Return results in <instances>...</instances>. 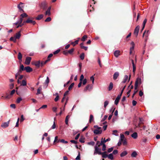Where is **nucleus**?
I'll use <instances>...</instances> for the list:
<instances>
[{
  "label": "nucleus",
  "mask_w": 160,
  "mask_h": 160,
  "mask_svg": "<svg viewBox=\"0 0 160 160\" xmlns=\"http://www.w3.org/2000/svg\"><path fill=\"white\" fill-rule=\"evenodd\" d=\"M49 82V78L48 77H47L46 79L45 82V84L48 85Z\"/></svg>",
  "instance_id": "obj_28"
},
{
  "label": "nucleus",
  "mask_w": 160,
  "mask_h": 160,
  "mask_svg": "<svg viewBox=\"0 0 160 160\" xmlns=\"http://www.w3.org/2000/svg\"><path fill=\"white\" fill-rule=\"evenodd\" d=\"M22 99L21 98H18L17 100V103H19L20 101L22 100Z\"/></svg>",
  "instance_id": "obj_54"
},
{
  "label": "nucleus",
  "mask_w": 160,
  "mask_h": 160,
  "mask_svg": "<svg viewBox=\"0 0 160 160\" xmlns=\"http://www.w3.org/2000/svg\"><path fill=\"white\" fill-rule=\"evenodd\" d=\"M78 40H76L74 42H72L71 44H72L73 46H74L76 44H78Z\"/></svg>",
  "instance_id": "obj_29"
},
{
  "label": "nucleus",
  "mask_w": 160,
  "mask_h": 160,
  "mask_svg": "<svg viewBox=\"0 0 160 160\" xmlns=\"http://www.w3.org/2000/svg\"><path fill=\"white\" fill-rule=\"evenodd\" d=\"M108 158L111 160H112L113 159V156L112 153H111L109 154L108 155Z\"/></svg>",
  "instance_id": "obj_23"
},
{
  "label": "nucleus",
  "mask_w": 160,
  "mask_h": 160,
  "mask_svg": "<svg viewBox=\"0 0 160 160\" xmlns=\"http://www.w3.org/2000/svg\"><path fill=\"white\" fill-rule=\"evenodd\" d=\"M10 107L11 108L15 109L16 108L15 105L14 104H12L10 105Z\"/></svg>",
  "instance_id": "obj_64"
},
{
  "label": "nucleus",
  "mask_w": 160,
  "mask_h": 160,
  "mask_svg": "<svg viewBox=\"0 0 160 160\" xmlns=\"http://www.w3.org/2000/svg\"><path fill=\"white\" fill-rule=\"evenodd\" d=\"M110 140H111V139L109 138H107L106 139H105V138H104V139H103V142H104V143H105L109 141H110Z\"/></svg>",
  "instance_id": "obj_51"
},
{
  "label": "nucleus",
  "mask_w": 160,
  "mask_h": 160,
  "mask_svg": "<svg viewBox=\"0 0 160 160\" xmlns=\"http://www.w3.org/2000/svg\"><path fill=\"white\" fill-rule=\"evenodd\" d=\"M53 56V54L52 53L50 54L48 57V58L47 60H49L48 61L50 60V58L52 57Z\"/></svg>",
  "instance_id": "obj_48"
},
{
  "label": "nucleus",
  "mask_w": 160,
  "mask_h": 160,
  "mask_svg": "<svg viewBox=\"0 0 160 160\" xmlns=\"http://www.w3.org/2000/svg\"><path fill=\"white\" fill-rule=\"evenodd\" d=\"M40 61L35 62L34 63V65L38 68L40 66Z\"/></svg>",
  "instance_id": "obj_18"
},
{
  "label": "nucleus",
  "mask_w": 160,
  "mask_h": 160,
  "mask_svg": "<svg viewBox=\"0 0 160 160\" xmlns=\"http://www.w3.org/2000/svg\"><path fill=\"white\" fill-rule=\"evenodd\" d=\"M87 38V36L86 35H85L83 36L82 38L81 39V40L82 41H84Z\"/></svg>",
  "instance_id": "obj_44"
},
{
  "label": "nucleus",
  "mask_w": 160,
  "mask_h": 160,
  "mask_svg": "<svg viewBox=\"0 0 160 160\" xmlns=\"http://www.w3.org/2000/svg\"><path fill=\"white\" fill-rule=\"evenodd\" d=\"M87 82V79L86 78L84 79V80L82 82V84L83 85H85L86 83Z\"/></svg>",
  "instance_id": "obj_62"
},
{
  "label": "nucleus",
  "mask_w": 160,
  "mask_h": 160,
  "mask_svg": "<svg viewBox=\"0 0 160 160\" xmlns=\"http://www.w3.org/2000/svg\"><path fill=\"white\" fill-rule=\"evenodd\" d=\"M43 17V15L41 14L38 15L36 18V19L37 20H40L42 19Z\"/></svg>",
  "instance_id": "obj_19"
},
{
  "label": "nucleus",
  "mask_w": 160,
  "mask_h": 160,
  "mask_svg": "<svg viewBox=\"0 0 160 160\" xmlns=\"http://www.w3.org/2000/svg\"><path fill=\"white\" fill-rule=\"evenodd\" d=\"M140 27L139 26H137L135 28L134 30V34L137 37L138 35Z\"/></svg>",
  "instance_id": "obj_5"
},
{
  "label": "nucleus",
  "mask_w": 160,
  "mask_h": 160,
  "mask_svg": "<svg viewBox=\"0 0 160 160\" xmlns=\"http://www.w3.org/2000/svg\"><path fill=\"white\" fill-rule=\"evenodd\" d=\"M10 120H9L8 122L3 123L1 125V127L3 128H5L8 127L9 124Z\"/></svg>",
  "instance_id": "obj_7"
},
{
  "label": "nucleus",
  "mask_w": 160,
  "mask_h": 160,
  "mask_svg": "<svg viewBox=\"0 0 160 160\" xmlns=\"http://www.w3.org/2000/svg\"><path fill=\"white\" fill-rule=\"evenodd\" d=\"M90 78L91 80L92 81V84H93L94 83V78L93 76H92Z\"/></svg>",
  "instance_id": "obj_52"
},
{
  "label": "nucleus",
  "mask_w": 160,
  "mask_h": 160,
  "mask_svg": "<svg viewBox=\"0 0 160 160\" xmlns=\"http://www.w3.org/2000/svg\"><path fill=\"white\" fill-rule=\"evenodd\" d=\"M10 40L13 41L14 42H15L16 41V39L15 37H11L10 38Z\"/></svg>",
  "instance_id": "obj_39"
},
{
  "label": "nucleus",
  "mask_w": 160,
  "mask_h": 160,
  "mask_svg": "<svg viewBox=\"0 0 160 160\" xmlns=\"http://www.w3.org/2000/svg\"><path fill=\"white\" fill-rule=\"evenodd\" d=\"M25 70L24 68L23 65L22 64L20 65V68L18 70V72H21L22 71H23Z\"/></svg>",
  "instance_id": "obj_14"
},
{
  "label": "nucleus",
  "mask_w": 160,
  "mask_h": 160,
  "mask_svg": "<svg viewBox=\"0 0 160 160\" xmlns=\"http://www.w3.org/2000/svg\"><path fill=\"white\" fill-rule=\"evenodd\" d=\"M122 142V144L123 145H126L127 144V143L126 139H124V140H123V141Z\"/></svg>",
  "instance_id": "obj_50"
},
{
  "label": "nucleus",
  "mask_w": 160,
  "mask_h": 160,
  "mask_svg": "<svg viewBox=\"0 0 160 160\" xmlns=\"http://www.w3.org/2000/svg\"><path fill=\"white\" fill-rule=\"evenodd\" d=\"M74 50V48H71V49L68 50V53L70 54H72Z\"/></svg>",
  "instance_id": "obj_35"
},
{
  "label": "nucleus",
  "mask_w": 160,
  "mask_h": 160,
  "mask_svg": "<svg viewBox=\"0 0 160 160\" xmlns=\"http://www.w3.org/2000/svg\"><path fill=\"white\" fill-rule=\"evenodd\" d=\"M40 7L43 10H46L48 9V4L45 1L42 2L40 5Z\"/></svg>",
  "instance_id": "obj_2"
},
{
  "label": "nucleus",
  "mask_w": 160,
  "mask_h": 160,
  "mask_svg": "<svg viewBox=\"0 0 160 160\" xmlns=\"http://www.w3.org/2000/svg\"><path fill=\"white\" fill-rule=\"evenodd\" d=\"M20 31L16 34V35L15 36V38H16V39H19L20 38Z\"/></svg>",
  "instance_id": "obj_20"
},
{
  "label": "nucleus",
  "mask_w": 160,
  "mask_h": 160,
  "mask_svg": "<svg viewBox=\"0 0 160 160\" xmlns=\"http://www.w3.org/2000/svg\"><path fill=\"white\" fill-rule=\"evenodd\" d=\"M114 56L118 58L120 55V51L119 50H115L114 52Z\"/></svg>",
  "instance_id": "obj_11"
},
{
  "label": "nucleus",
  "mask_w": 160,
  "mask_h": 160,
  "mask_svg": "<svg viewBox=\"0 0 160 160\" xmlns=\"http://www.w3.org/2000/svg\"><path fill=\"white\" fill-rule=\"evenodd\" d=\"M68 100V98L67 97L66 98V102H65V103L64 105V107H63V111H64V110L65 109V107L66 105L67 104Z\"/></svg>",
  "instance_id": "obj_34"
},
{
  "label": "nucleus",
  "mask_w": 160,
  "mask_h": 160,
  "mask_svg": "<svg viewBox=\"0 0 160 160\" xmlns=\"http://www.w3.org/2000/svg\"><path fill=\"white\" fill-rule=\"evenodd\" d=\"M74 84V83H72L71 84V85L69 86L68 88V89L69 90H70L71 89L72 87L73 86Z\"/></svg>",
  "instance_id": "obj_43"
},
{
  "label": "nucleus",
  "mask_w": 160,
  "mask_h": 160,
  "mask_svg": "<svg viewBox=\"0 0 160 160\" xmlns=\"http://www.w3.org/2000/svg\"><path fill=\"white\" fill-rule=\"evenodd\" d=\"M79 141L81 143H84L85 142L84 138H80Z\"/></svg>",
  "instance_id": "obj_59"
},
{
  "label": "nucleus",
  "mask_w": 160,
  "mask_h": 160,
  "mask_svg": "<svg viewBox=\"0 0 160 160\" xmlns=\"http://www.w3.org/2000/svg\"><path fill=\"white\" fill-rule=\"evenodd\" d=\"M137 154L136 151L133 152L131 154V156L132 157H135L137 155Z\"/></svg>",
  "instance_id": "obj_27"
},
{
  "label": "nucleus",
  "mask_w": 160,
  "mask_h": 160,
  "mask_svg": "<svg viewBox=\"0 0 160 160\" xmlns=\"http://www.w3.org/2000/svg\"><path fill=\"white\" fill-rule=\"evenodd\" d=\"M23 21V18H20L19 20L17 21L18 22V23H22V22Z\"/></svg>",
  "instance_id": "obj_61"
},
{
  "label": "nucleus",
  "mask_w": 160,
  "mask_h": 160,
  "mask_svg": "<svg viewBox=\"0 0 160 160\" xmlns=\"http://www.w3.org/2000/svg\"><path fill=\"white\" fill-rule=\"evenodd\" d=\"M94 128H97L96 129L98 130H102L101 129V128L100 127H99L97 125H95L94 126Z\"/></svg>",
  "instance_id": "obj_58"
},
{
  "label": "nucleus",
  "mask_w": 160,
  "mask_h": 160,
  "mask_svg": "<svg viewBox=\"0 0 160 160\" xmlns=\"http://www.w3.org/2000/svg\"><path fill=\"white\" fill-rule=\"evenodd\" d=\"M141 83V79L140 78H138L135 82L134 89L136 90L137 89L138 84H140Z\"/></svg>",
  "instance_id": "obj_3"
},
{
  "label": "nucleus",
  "mask_w": 160,
  "mask_h": 160,
  "mask_svg": "<svg viewBox=\"0 0 160 160\" xmlns=\"http://www.w3.org/2000/svg\"><path fill=\"white\" fill-rule=\"evenodd\" d=\"M103 145H102V150L103 151H104L106 150V145L105 144H103Z\"/></svg>",
  "instance_id": "obj_42"
},
{
  "label": "nucleus",
  "mask_w": 160,
  "mask_h": 160,
  "mask_svg": "<svg viewBox=\"0 0 160 160\" xmlns=\"http://www.w3.org/2000/svg\"><path fill=\"white\" fill-rule=\"evenodd\" d=\"M92 88V85L90 84H88L86 87L84 89V91L86 92L87 90L90 91Z\"/></svg>",
  "instance_id": "obj_6"
},
{
  "label": "nucleus",
  "mask_w": 160,
  "mask_h": 160,
  "mask_svg": "<svg viewBox=\"0 0 160 160\" xmlns=\"http://www.w3.org/2000/svg\"><path fill=\"white\" fill-rule=\"evenodd\" d=\"M128 154V152L126 151L122 152L120 154V156L121 157H122L126 156Z\"/></svg>",
  "instance_id": "obj_15"
},
{
  "label": "nucleus",
  "mask_w": 160,
  "mask_h": 160,
  "mask_svg": "<svg viewBox=\"0 0 160 160\" xmlns=\"http://www.w3.org/2000/svg\"><path fill=\"white\" fill-rule=\"evenodd\" d=\"M48 60H47L44 62L42 61L41 63H40V65H41V67H42L44 64H45L47 62H48Z\"/></svg>",
  "instance_id": "obj_30"
},
{
  "label": "nucleus",
  "mask_w": 160,
  "mask_h": 160,
  "mask_svg": "<svg viewBox=\"0 0 160 160\" xmlns=\"http://www.w3.org/2000/svg\"><path fill=\"white\" fill-rule=\"evenodd\" d=\"M95 144V142L93 141H91L90 142H89L88 143V144L89 145H91L92 146H93Z\"/></svg>",
  "instance_id": "obj_47"
},
{
  "label": "nucleus",
  "mask_w": 160,
  "mask_h": 160,
  "mask_svg": "<svg viewBox=\"0 0 160 160\" xmlns=\"http://www.w3.org/2000/svg\"><path fill=\"white\" fill-rule=\"evenodd\" d=\"M24 69L27 72H30L33 70L29 66L25 67L24 68Z\"/></svg>",
  "instance_id": "obj_10"
},
{
  "label": "nucleus",
  "mask_w": 160,
  "mask_h": 160,
  "mask_svg": "<svg viewBox=\"0 0 160 160\" xmlns=\"http://www.w3.org/2000/svg\"><path fill=\"white\" fill-rule=\"evenodd\" d=\"M94 155L98 154L102 155V157L103 158H106L108 157V155L106 154V152L104 151L103 152H101V149L95 145L94 146Z\"/></svg>",
  "instance_id": "obj_1"
},
{
  "label": "nucleus",
  "mask_w": 160,
  "mask_h": 160,
  "mask_svg": "<svg viewBox=\"0 0 160 160\" xmlns=\"http://www.w3.org/2000/svg\"><path fill=\"white\" fill-rule=\"evenodd\" d=\"M22 55L20 52H19L18 55V58L19 60L22 61Z\"/></svg>",
  "instance_id": "obj_24"
},
{
  "label": "nucleus",
  "mask_w": 160,
  "mask_h": 160,
  "mask_svg": "<svg viewBox=\"0 0 160 160\" xmlns=\"http://www.w3.org/2000/svg\"><path fill=\"white\" fill-rule=\"evenodd\" d=\"M119 100L116 98L115 100V101H114V104H115L117 105L118 104V102H119Z\"/></svg>",
  "instance_id": "obj_57"
},
{
  "label": "nucleus",
  "mask_w": 160,
  "mask_h": 160,
  "mask_svg": "<svg viewBox=\"0 0 160 160\" xmlns=\"http://www.w3.org/2000/svg\"><path fill=\"white\" fill-rule=\"evenodd\" d=\"M24 25L23 23H18V25L16 27L17 28H18L19 27H21Z\"/></svg>",
  "instance_id": "obj_53"
},
{
  "label": "nucleus",
  "mask_w": 160,
  "mask_h": 160,
  "mask_svg": "<svg viewBox=\"0 0 160 160\" xmlns=\"http://www.w3.org/2000/svg\"><path fill=\"white\" fill-rule=\"evenodd\" d=\"M42 89V88L41 87H39L37 89V93H36L37 95H38L41 93V91Z\"/></svg>",
  "instance_id": "obj_36"
},
{
  "label": "nucleus",
  "mask_w": 160,
  "mask_h": 160,
  "mask_svg": "<svg viewBox=\"0 0 160 160\" xmlns=\"http://www.w3.org/2000/svg\"><path fill=\"white\" fill-rule=\"evenodd\" d=\"M32 20L30 19L29 18H28L27 20L26 21V23H32Z\"/></svg>",
  "instance_id": "obj_45"
},
{
  "label": "nucleus",
  "mask_w": 160,
  "mask_h": 160,
  "mask_svg": "<svg viewBox=\"0 0 160 160\" xmlns=\"http://www.w3.org/2000/svg\"><path fill=\"white\" fill-rule=\"evenodd\" d=\"M21 18H22L24 17H28V15L26 13H24L20 15Z\"/></svg>",
  "instance_id": "obj_38"
},
{
  "label": "nucleus",
  "mask_w": 160,
  "mask_h": 160,
  "mask_svg": "<svg viewBox=\"0 0 160 160\" xmlns=\"http://www.w3.org/2000/svg\"><path fill=\"white\" fill-rule=\"evenodd\" d=\"M131 62L133 66V72L134 73L136 70V66L134 64V61L133 60H131Z\"/></svg>",
  "instance_id": "obj_16"
},
{
  "label": "nucleus",
  "mask_w": 160,
  "mask_h": 160,
  "mask_svg": "<svg viewBox=\"0 0 160 160\" xmlns=\"http://www.w3.org/2000/svg\"><path fill=\"white\" fill-rule=\"evenodd\" d=\"M23 3L22 2H20L19 4L18 5V9L20 11H22V12H24L23 10L22 9V8L23 7L22 6Z\"/></svg>",
  "instance_id": "obj_12"
},
{
  "label": "nucleus",
  "mask_w": 160,
  "mask_h": 160,
  "mask_svg": "<svg viewBox=\"0 0 160 160\" xmlns=\"http://www.w3.org/2000/svg\"><path fill=\"white\" fill-rule=\"evenodd\" d=\"M102 132V130L95 129L93 131V133L96 135L101 134Z\"/></svg>",
  "instance_id": "obj_9"
},
{
  "label": "nucleus",
  "mask_w": 160,
  "mask_h": 160,
  "mask_svg": "<svg viewBox=\"0 0 160 160\" xmlns=\"http://www.w3.org/2000/svg\"><path fill=\"white\" fill-rule=\"evenodd\" d=\"M131 137L134 139H136L138 137V134L136 132L133 133L131 135Z\"/></svg>",
  "instance_id": "obj_17"
},
{
  "label": "nucleus",
  "mask_w": 160,
  "mask_h": 160,
  "mask_svg": "<svg viewBox=\"0 0 160 160\" xmlns=\"http://www.w3.org/2000/svg\"><path fill=\"white\" fill-rule=\"evenodd\" d=\"M137 102L136 101L133 100L132 101V104L133 106H135L136 105V104H137Z\"/></svg>",
  "instance_id": "obj_63"
},
{
  "label": "nucleus",
  "mask_w": 160,
  "mask_h": 160,
  "mask_svg": "<svg viewBox=\"0 0 160 160\" xmlns=\"http://www.w3.org/2000/svg\"><path fill=\"white\" fill-rule=\"evenodd\" d=\"M109 103L108 102V101H106L104 102V108H105L108 105Z\"/></svg>",
  "instance_id": "obj_49"
},
{
  "label": "nucleus",
  "mask_w": 160,
  "mask_h": 160,
  "mask_svg": "<svg viewBox=\"0 0 160 160\" xmlns=\"http://www.w3.org/2000/svg\"><path fill=\"white\" fill-rule=\"evenodd\" d=\"M128 77L127 75H125L124 76V79L122 82V83H125L128 79Z\"/></svg>",
  "instance_id": "obj_21"
},
{
  "label": "nucleus",
  "mask_w": 160,
  "mask_h": 160,
  "mask_svg": "<svg viewBox=\"0 0 160 160\" xmlns=\"http://www.w3.org/2000/svg\"><path fill=\"white\" fill-rule=\"evenodd\" d=\"M75 159L76 160H79L80 159V152H78V154L76 158Z\"/></svg>",
  "instance_id": "obj_40"
},
{
  "label": "nucleus",
  "mask_w": 160,
  "mask_h": 160,
  "mask_svg": "<svg viewBox=\"0 0 160 160\" xmlns=\"http://www.w3.org/2000/svg\"><path fill=\"white\" fill-rule=\"evenodd\" d=\"M119 75V73L118 72H116L114 73L113 75V79L114 80H116Z\"/></svg>",
  "instance_id": "obj_13"
},
{
  "label": "nucleus",
  "mask_w": 160,
  "mask_h": 160,
  "mask_svg": "<svg viewBox=\"0 0 160 160\" xmlns=\"http://www.w3.org/2000/svg\"><path fill=\"white\" fill-rule=\"evenodd\" d=\"M93 120V115L91 114L90 116V119L89 120V122H91Z\"/></svg>",
  "instance_id": "obj_37"
},
{
  "label": "nucleus",
  "mask_w": 160,
  "mask_h": 160,
  "mask_svg": "<svg viewBox=\"0 0 160 160\" xmlns=\"http://www.w3.org/2000/svg\"><path fill=\"white\" fill-rule=\"evenodd\" d=\"M120 136V139L119 140L121 141H122L123 140H124V136L123 134H121Z\"/></svg>",
  "instance_id": "obj_32"
},
{
  "label": "nucleus",
  "mask_w": 160,
  "mask_h": 160,
  "mask_svg": "<svg viewBox=\"0 0 160 160\" xmlns=\"http://www.w3.org/2000/svg\"><path fill=\"white\" fill-rule=\"evenodd\" d=\"M60 51V50L59 49H58L57 50L55 51H54L53 52V53L55 55V54H56L58 53Z\"/></svg>",
  "instance_id": "obj_56"
},
{
  "label": "nucleus",
  "mask_w": 160,
  "mask_h": 160,
  "mask_svg": "<svg viewBox=\"0 0 160 160\" xmlns=\"http://www.w3.org/2000/svg\"><path fill=\"white\" fill-rule=\"evenodd\" d=\"M113 149V147H112L111 148H109L107 150V152L108 153L111 152Z\"/></svg>",
  "instance_id": "obj_41"
},
{
  "label": "nucleus",
  "mask_w": 160,
  "mask_h": 160,
  "mask_svg": "<svg viewBox=\"0 0 160 160\" xmlns=\"http://www.w3.org/2000/svg\"><path fill=\"white\" fill-rule=\"evenodd\" d=\"M80 58L81 60H83L84 59V53H82V54H80Z\"/></svg>",
  "instance_id": "obj_33"
},
{
  "label": "nucleus",
  "mask_w": 160,
  "mask_h": 160,
  "mask_svg": "<svg viewBox=\"0 0 160 160\" xmlns=\"http://www.w3.org/2000/svg\"><path fill=\"white\" fill-rule=\"evenodd\" d=\"M51 7H49L47 9L45 12V16H50L51 15Z\"/></svg>",
  "instance_id": "obj_4"
},
{
  "label": "nucleus",
  "mask_w": 160,
  "mask_h": 160,
  "mask_svg": "<svg viewBox=\"0 0 160 160\" xmlns=\"http://www.w3.org/2000/svg\"><path fill=\"white\" fill-rule=\"evenodd\" d=\"M51 20V18L50 17H48L45 20V22H49Z\"/></svg>",
  "instance_id": "obj_46"
},
{
  "label": "nucleus",
  "mask_w": 160,
  "mask_h": 160,
  "mask_svg": "<svg viewBox=\"0 0 160 160\" xmlns=\"http://www.w3.org/2000/svg\"><path fill=\"white\" fill-rule=\"evenodd\" d=\"M105 144L104 142H103V140H101V141L100 142L99 144L98 145V146H102V145H103V144Z\"/></svg>",
  "instance_id": "obj_60"
},
{
  "label": "nucleus",
  "mask_w": 160,
  "mask_h": 160,
  "mask_svg": "<svg viewBox=\"0 0 160 160\" xmlns=\"http://www.w3.org/2000/svg\"><path fill=\"white\" fill-rule=\"evenodd\" d=\"M147 19H144V21H143V23H142V26H143L144 27L145 26V25L146 23L147 22Z\"/></svg>",
  "instance_id": "obj_55"
},
{
  "label": "nucleus",
  "mask_w": 160,
  "mask_h": 160,
  "mask_svg": "<svg viewBox=\"0 0 160 160\" xmlns=\"http://www.w3.org/2000/svg\"><path fill=\"white\" fill-rule=\"evenodd\" d=\"M60 142L64 143H68V141H65V140L63 139H62L61 140H58V142Z\"/></svg>",
  "instance_id": "obj_26"
},
{
  "label": "nucleus",
  "mask_w": 160,
  "mask_h": 160,
  "mask_svg": "<svg viewBox=\"0 0 160 160\" xmlns=\"http://www.w3.org/2000/svg\"><path fill=\"white\" fill-rule=\"evenodd\" d=\"M56 127V125L55 122V121H54L53 122V124L52 125V126L51 128H50V130H51V129H54Z\"/></svg>",
  "instance_id": "obj_31"
},
{
  "label": "nucleus",
  "mask_w": 160,
  "mask_h": 160,
  "mask_svg": "<svg viewBox=\"0 0 160 160\" xmlns=\"http://www.w3.org/2000/svg\"><path fill=\"white\" fill-rule=\"evenodd\" d=\"M27 85V82L25 80H23L22 81L21 86H25Z\"/></svg>",
  "instance_id": "obj_25"
},
{
  "label": "nucleus",
  "mask_w": 160,
  "mask_h": 160,
  "mask_svg": "<svg viewBox=\"0 0 160 160\" xmlns=\"http://www.w3.org/2000/svg\"><path fill=\"white\" fill-rule=\"evenodd\" d=\"M113 87V83L112 82H111L110 83V84H109V86L108 87V90L109 91H111Z\"/></svg>",
  "instance_id": "obj_22"
},
{
  "label": "nucleus",
  "mask_w": 160,
  "mask_h": 160,
  "mask_svg": "<svg viewBox=\"0 0 160 160\" xmlns=\"http://www.w3.org/2000/svg\"><path fill=\"white\" fill-rule=\"evenodd\" d=\"M31 60V57H27L25 59V63L27 65H29L30 63Z\"/></svg>",
  "instance_id": "obj_8"
}]
</instances>
